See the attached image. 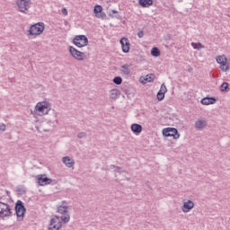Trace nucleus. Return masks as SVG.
Segmentation results:
<instances>
[{
    "mask_svg": "<svg viewBox=\"0 0 230 230\" xmlns=\"http://www.w3.org/2000/svg\"><path fill=\"white\" fill-rule=\"evenodd\" d=\"M51 111V104L48 102H40L36 104L33 111H31V114L33 116H44L48 114Z\"/></svg>",
    "mask_w": 230,
    "mask_h": 230,
    "instance_id": "obj_1",
    "label": "nucleus"
},
{
    "mask_svg": "<svg viewBox=\"0 0 230 230\" xmlns=\"http://www.w3.org/2000/svg\"><path fill=\"white\" fill-rule=\"evenodd\" d=\"M14 209L18 222H22L24 220V215H26V207H24V203L21 199L16 201Z\"/></svg>",
    "mask_w": 230,
    "mask_h": 230,
    "instance_id": "obj_2",
    "label": "nucleus"
},
{
    "mask_svg": "<svg viewBox=\"0 0 230 230\" xmlns=\"http://www.w3.org/2000/svg\"><path fill=\"white\" fill-rule=\"evenodd\" d=\"M44 22L35 23L31 25L28 30V35H34L35 37H37V35H41V33L44 31Z\"/></svg>",
    "mask_w": 230,
    "mask_h": 230,
    "instance_id": "obj_3",
    "label": "nucleus"
},
{
    "mask_svg": "<svg viewBox=\"0 0 230 230\" xmlns=\"http://www.w3.org/2000/svg\"><path fill=\"white\" fill-rule=\"evenodd\" d=\"M12 208L7 203L0 201V218H6L8 217H12Z\"/></svg>",
    "mask_w": 230,
    "mask_h": 230,
    "instance_id": "obj_4",
    "label": "nucleus"
},
{
    "mask_svg": "<svg viewBox=\"0 0 230 230\" xmlns=\"http://www.w3.org/2000/svg\"><path fill=\"white\" fill-rule=\"evenodd\" d=\"M73 44L77 48H85L89 44V40L85 35H77L73 39Z\"/></svg>",
    "mask_w": 230,
    "mask_h": 230,
    "instance_id": "obj_5",
    "label": "nucleus"
},
{
    "mask_svg": "<svg viewBox=\"0 0 230 230\" xmlns=\"http://www.w3.org/2000/svg\"><path fill=\"white\" fill-rule=\"evenodd\" d=\"M16 6L19 8V12L28 13V10L31 6V0H16Z\"/></svg>",
    "mask_w": 230,
    "mask_h": 230,
    "instance_id": "obj_6",
    "label": "nucleus"
},
{
    "mask_svg": "<svg viewBox=\"0 0 230 230\" xmlns=\"http://www.w3.org/2000/svg\"><path fill=\"white\" fill-rule=\"evenodd\" d=\"M163 136L164 137H173V139H179L181 137V134L175 128H166L163 129Z\"/></svg>",
    "mask_w": 230,
    "mask_h": 230,
    "instance_id": "obj_7",
    "label": "nucleus"
},
{
    "mask_svg": "<svg viewBox=\"0 0 230 230\" xmlns=\"http://www.w3.org/2000/svg\"><path fill=\"white\" fill-rule=\"evenodd\" d=\"M62 222L60 221V217L55 216L54 218L50 219V224L48 230H61Z\"/></svg>",
    "mask_w": 230,
    "mask_h": 230,
    "instance_id": "obj_8",
    "label": "nucleus"
},
{
    "mask_svg": "<svg viewBox=\"0 0 230 230\" xmlns=\"http://www.w3.org/2000/svg\"><path fill=\"white\" fill-rule=\"evenodd\" d=\"M69 53L71 57H73V58H75V60H79V62H82L84 60V57L85 55L84 52L79 51L73 46L69 47Z\"/></svg>",
    "mask_w": 230,
    "mask_h": 230,
    "instance_id": "obj_9",
    "label": "nucleus"
},
{
    "mask_svg": "<svg viewBox=\"0 0 230 230\" xmlns=\"http://www.w3.org/2000/svg\"><path fill=\"white\" fill-rule=\"evenodd\" d=\"M217 64H219L220 69L226 73L227 71H229V65H227V58H226V56H218L217 58Z\"/></svg>",
    "mask_w": 230,
    "mask_h": 230,
    "instance_id": "obj_10",
    "label": "nucleus"
},
{
    "mask_svg": "<svg viewBox=\"0 0 230 230\" xmlns=\"http://www.w3.org/2000/svg\"><path fill=\"white\" fill-rule=\"evenodd\" d=\"M36 179L40 186H48V184H51V182H53V180L48 178L46 174H39L36 176Z\"/></svg>",
    "mask_w": 230,
    "mask_h": 230,
    "instance_id": "obj_11",
    "label": "nucleus"
},
{
    "mask_svg": "<svg viewBox=\"0 0 230 230\" xmlns=\"http://www.w3.org/2000/svg\"><path fill=\"white\" fill-rule=\"evenodd\" d=\"M93 13H95V17H97V19H105V17H107V14L103 13V7L100 4L93 7Z\"/></svg>",
    "mask_w": 230,
    "mask_h": 230,
    "instance_id": "obj_12",
    "label": "nucleus"
},
{
    "mask_svg": "<svg viewBox=\"0 0 230 230\" xmlns=\"http://www.w3.org/2000/svg\"><path fill=\"white\" fill-rule=\"evenodd\" d=\"M120 44L123 53H128L130 51V40H128V38H121Z\"/></svg>",
    "mask_w": 230,
    "mask_h": 230,
    "instance_id": "obj_13",
    "label": "nucleus"
},
{
    "mask_svg": "<svg viewBox=\"0 0 230 230\" xmlns=\"http://www.w3.org/2000/svg\"><path fill=\"white\" fill-rule=\"evenodd\" d=\"M193 208H195V203H193V201L189 199V200L183 202V205L181 207V211L183 213H190V211H191V209H193Z\"/></svg>",
    "mask_w": 230,
    "mask_h": 230,
    "instance_id": "obj_14",
    "label": "nucleus"
},
{
    "mask_svg": "<svg viewBox=\"0 0 230 230\" xmlns=\"http://www.w3.org/2000/svg\"><path fill=\"white\" fill-rule=\"evenodd\" d=\"M208 127V121H206V119H198L195 122V128H197V130H203V128H206Z\"/></svg>",
    "mask_w": 230,
    "mask_h": 230,
    "instance_id": "obj_15",
    "label": "nucleus"
},
{
    "mask_svg": "<svg viewBox=\"0 0 230 230\" xmlns=\"http://www.w3.org/2000/svg\"><path fill=\"white\" fill-rule=\"evenodd\" d=\"M200 103H202V105H213L217 103V98L204 97L203 99H201Z\"/></svg>",
    "mask_w": 230,
    "mask_h": 230,
    "instance_id": "obj_16",
    "label": "nucleus"
},
{
    "mask_svg": "<svg viewBox=\"0 0 230 230\" xmlns=\"http://www.w3.org/2000/svg\"><path fill=\"white\" fill-rule=\"evenodd\" d=\"M62 161L66 168H73V166H75V160L71 159L69 156H64Z\"/></svg>",
    "mask_w": 230,
    "mask_h": 230,
    "instance_id": "obj_17",
    "label": "nucleus"
},
{
    "mask_svg": "<svg viewBox=\"0 0 230 230\" xmlns=\"http://www.w3.org/2000/svg\"><path fill=\"white\" fill-rule=\"evenodd\" d=\"M155 79V75L154 74H148L146 75V77H140L139 82L140 84H146V82H154Z\"/></svg>",
    "mask_w": 230,
    "mask_h": 230,
    "instance_id": "obj_18",
    "label": "nucleus"
},
{
    "mask_svg": "<svg viewBox=\"0 0 230 230\" xmlns=\"http://www.w3.org/2000/svg\"><path fill=\"white\" fill-rule=\"evenodd\" d=\"M138 4L142 8H150L154 4V0H138Z\"/></svg>",
    "mask_w": 230,
    "mask_h": 230,
    "instance_id": "obj_19",
    "label": "nucleus"
},
{
    "mask_svg": "<svg viewBox=\"0 0 230 230\" xmlns=\"http://www.w3.org/2000/svg\"><path fill=\"white\" fill-rule=\"evenodd\" d=\"M131 131L133 134H141V132H143V126H141V124L134 123L131 125Z\"/></svg>",
    "mask_w": 230,
    "mask_h": 230,
    "instance_id": "obj_20",
    "label": "nucleus"
},
{
    "mask_svg": "<svg viewBox=\"0 0 230 230\" xmlns=\"http://www.w3.org/2000/svg\"><path fill=\"white\" fill-rule=\"evenodd\" d=\"M120 69V72L125 75V76H128L130 75V65L125 64L122 65Z\"/></svg>",
    "mask_w": 230,
    "mask_h": 230,
    "instance_id": "obj_21",
    "label": "nucleus"
},
{
    "mask_svg": "<svg viewBox=\"0 0 230 230\" xmlns=\"http://www.w3.org/2000/svg\"><path fill=\"white\" fill-rule=\"evenodd\" d=\"M111 94H110V98L111 100H118V97L121 94V92H119V90L118 89H112L111 90Z\"/></svg>",
    "mask_w": 230,
    "mask_h": 230,
    "instance_id": "obj_22",
    "label": "nucleus"
},
{
    "mask_svg": "<svg viewBox=\"0 0 230 230\" xmlns=\"http://www.w3.org/2000/svg\"><path fill=\"white\" fill-rule=\"evenodd\" d=\"M110 168H111V170H113V168H115L116 170H114V172H115V173H119V175H121L122 173H125V172H126V171L122 170L121 167L116 166V165H114V164H111V165L110 166Z\"/></svg>",
    "mask_w": 230,
    "mask_h": 230,
    "instance_id": "obj_23",
    "label": "nucleus"
},
{
    "mask_svg": "<svg viewBox=\"0 0 230 230\" xmlns=\"http://www.w3.org/2000/svg\"><path fill=\"white\" fill-rule=\"evenodd\" d=\"M67 209V206L60 205L59 207H58V213H60V215H66V213H68Z\"/></svg>",
    "mask_w": 230,
    "mask_h": 230,
    "instance_id": "obj_24",
    "label": "nucleus"
},
{
    "mask_svg": "<svg viewBox=\"0 0 230 230\" xmlns=\"http://www.w3.org/2000/svg\"><path fill=\"white\" fill-rule=\"evenodd\" d=\"M190 46L193 48V49H198V51H200V49H204L205 48L204 45H202V43L200 42H198V43L191 42Z\"/></svg>",
    "mask_w": 230,
    "mask_h": 230,
    "instance_id": "obj_25",
    "label": "nucleus"
},
{
    "mask_svg": "<svg viewBox=\"0 0 230 230\" xmlns=\"http://www.w3.org/2000/svg\"><path fill=\"white\" fill-rule=\"evenodd\" d=\"M220 91H221V93H229V83L224 82L220 85Z\"/></svg>",
    "mask_w": 230,
    "mask_h": 230,
    "instance_id": "obj_26",
    "label": "nucleus"
},
{
    "mask_svg": "<svg viewBox=\"0 0 230 230\" xmlns=\"http://www.w3.org/2000/svg\"><path fill=\"white\" fill-rule=\"evenodd\" d=\"M151 55L152 57H161V50L159 48L155 47L151 49Z\"/></svg>",
    "mask_w": 230,
    "mask_h": 230,
    "instance_id": "obj_27",
    "label": "nucleus"
},
{
    "mask_svg": "<svg viewBox=\"0 0 230 230\" xmlns=\"http://www.w3.org/2000/svg\"><path fill=\"white\" fill-rule=\"evenodd\" d=\"M113 84L116 85H121L123 84V78H121V76H115L113 78Z\"/></svg>",
    "mask_w": 230,
    "mask_h": 230,
    "instance_id": "obj_28",
    "label": "nucleus"
},
{
    "mask_svg": "<svg viewBox=\"0 0 230 230\" xmlns=\"http://www.w3.org/2000/svg\"><path fill=\"white\" fill-rule=\"evenodd\" d=\"M61 220L62 222H64L65 224H67V222H69V220H71V217L69 216V214H63V216H61Z\"/></svg>",
    "mask_w": 230,
    "mask_h": 230,
    "instance_id": "obj_29",
    "label": "nucleus"
},
{
    "mask_svg": "<svg viewBox=\"0 0 230 230\" xmlns=\"http://www.w3.org/2000/svg\"><path fill=\"white\" fill-rule=\"evenodd\" d=\"M167 92H168V89L166 88V85L163 84L158 93H164V94H166Z\"/></svg>",
    "mask_w": 230,
    "mask_h": 230,
    "instance_id": "obj_30",
    "label": "nucleus"
},
{
    "mask_svg": "<svg viewBox=\"0 0 230 230\" xmlns=\"http://www.w3.org/2000/svg\"><path fill=\"white\" fill-rule=\"evenodd\" d=\"M156 97L158 102H163V100H164V93L158 92Z\"/></svg>",
    "mask_w": 230,
    "mask_h": 230,
    "instance_id": "obj_31",
    "label": "nucleus"
},
{
    "mask_svg": "<svg viewBox=\"0 0 230 230\" xmlns=\"http://www.w3.org/2000/svg\"><path fill=\"white\" fill-rule=\"evenodd\" d=\"M77 137H78L79 139H82V138H84V137H87V133H85V132H80V133L77 134Z\"/></svg>",
    "mask_w": 230,
    "mask_h": 230,
    "instance_id": "obj_32",
    "label": "nucleus"
},
{
    "mask_svg": "<svg viewBox=\"0 0 230 230\" xmlns=\"http://www.w3.org/2000/svg\"><path fill=\"white\" fill-rule=\"evenodd\" d=\"M16 191H17V193H19V195H24V193H26V190H24L21 188H17Z\"/></svg>",
    "mask_w": 230,
    "mask_h": 230,
    "instance_id": "obj_33",
    "label": "nucleus"
},
{
    "mask_svg": "<svg viewBox=\"0 0 230 230\" xmlns=\"http://www.w3.org/2000/svg\"><path fill=\"white\" fill-rule=\"evenodd\" d=\"M137 37L138 39H143V37H145V32L143 31H139L137 32Z\"/></svg>",
    "mask_w": 230,
    "mask_h": 230,
    "instance_id": "obj_34",
    "label": "nucleus"
},
{
    "mask_svg": "<svg viewBox=\"0 0 230 230\" xmlns=\"http://www.w3.org/2000/svg\"><path fill=\"white\" fill-rule=\"evenodd\" d=\"M0 130H2V132H4L6 130V125L0 124Z\"/></svg>",
    "mask_w": 230,
    "mask_h": 230,
    "instance_id": "obj_35",
    "label": "nucleus"
},
{
    "mask_svg": "<svg viewBox=\"0 0 230 230\" xmlns=\"http://www.w3.org/2000/svg\"><path fill=\"white\" fill-rule=\"evenodd\" d=\"M114 13H118V11L112 10V11L109 13L110 17H114Z\"/></svg>",
    "mask_w": 230,
    "mask_h": 230,
    "instance_id": "obj_36",
    "label": "nucleus"
},
{
    "mask_svg": "<svg viewBox=\"0 0 230 230\" xmlns=\"http://www.w3.org/2000/svg\"><path fill=\"white\" fill-rule=\"evenodd\" d=\"M61 12H62L63 15H67V9L63 8Z\"/></svg>",
    "mask_w": 230,
    "mask_h": 230,
    "instance_id": "obj_37",
    "label": "nucleus"
},
{
    "mask_svg": "<svg viewBox=\"0 0 230 230\" xmlns=\"http://www.w3.org/2000/svg\"><path fill=\"white\" fill-rule=\"evenodd\" d=\"M146 186L147 188H150V181L146 182Z\"/></svg>",
    "mask_w": 230,
    "mask_h": 230,
    "instance_id": "obj_38",
    "label": "nucleus"
},
{
    "mask_svg": "<svg viewBox=\"0 0 230 230\" xmlns=\"http://www.w3.org/2000/svg\"><path fill=\"white\" fill-rule=\"evenodd\" d=\"M188 71H189V73H191V71H193V68L190 67V68L188 69Z\"/></svg>",
    "mask_w": 230,
    "mask_h": 230,
    "instance_id": "obj_39",
    "label": "nucleus"
},
{
    "mask_svg": "<svg viewBox=\"0 0 230 230\" xmlns=\"http://www.w3.org/2000/svg\"><path fill=\"white\" fill-rule=\"evenodd\" d=\"M6 193H7V195H9V194H10V191L6 190Z\"/></svg>",
    "mask_w": 230,
    "mask_h": 230,
    "instance_id": "obj_40",
    "label": "nucleus"
},
{
    "mask_svg": "<svg viewBox=\"0 0 230 230\" xmlns=\"http://www.w3.org/2000/svg\"><path fill=\"white\" fill-rule=\"evenodd\" d=\"M115 17L118 19L119 17V15H115Z\"/></svg>",
    "mask_w": 230,
    "mask_h": 230,
    "instance_id": "obj_41",
    "label": "nucleus"
}]
</instances>
